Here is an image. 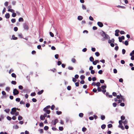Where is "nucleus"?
Here are the masks:
<instances>
[{
    "instance_id": "1",
    "label": "nucleus",
    "mask_w": 134,
    "mask_h": 134,
    "mask_svg": "<svg viewBox=\"0 0 134 134\" xmlns=\"http://www.w3.org/2000/svg\"><path fill=\"white\" fill-rule=\"evenodd\" d=\"M102 32V33L101 34V36L103 37L101 39L102 41H104L110 39V37L108 35L105 34V32L103 31Z\"/></svg>"
},
{
    "instance_id": "2",
    "label": "nucleus",
    "mask_w": 134,
    "mask_h": 134,
    "mask_svg": "<svg viewBox=\"0 0 134 134\" xmlns=\"http://www.w3.org/2000/svg\"><path fill=\"white\" fill-rule=\"evenodd\" d=\"M16 108H12L11 110L12 111L10 112V113L12 115H14L15 113L16 112Z\"/></svg>"
},
{
    "instance_id": "3",
    "label": "nucleus",
    "mask_w": 134,
    "mask_h": 134,
    "mask_svg": "<svg viewBox=\"0 0 134 134\" xmlns=\"http://www.w3.org/2000/svg\"><path fill=\"white\" fill-rule=\"evenodd\" d=\"M13 93L14 95H16L19 93V92L15 88L13 90Z\"/></svg>"
},
{
    "instance_id": "4",
    "label": "nucleus",
    "mask_w": 134,
    "mask_h": 134,
    "mask_svg": "<svg viewBox=\"0 0 134 134\" xmlns=\"http://www.w3.org/2000/svg\"><path fill=\"white\" fill-rule=\"evenodd\" d=\"M58 122V120L57 119H56L54 120V121H52L51 123L52 124H53L54 125H55L56 123H57Z\"/></svg>"
},
{
    "instance_id": "5",
    "label": "nucleus",
    "mask_w": 134,
    "mask_h": 134,
    "mask_svg": "<svg viewBox=\"0 0 134 134\" xmlns=\"http://www.w3.org/2000/svg\"><path fill=\"white\" fill-rule=\"evenodd\" d=\"M97 24L99 27H102L103 26V24L102 22H98Z\"/></svg>"
},
{
    "instance_id": "6",
    "label": "nucleus",
    "mask_w": 134,
    "mask_h": 134,
    "mask_svg": "<svg viewBox=\"0 0 134 134\" xmlns=\"http://www.w3.org/2000/svg\"><path fill=\"white\" fill-rule=\"evenodd\" d=\"M23 91H24V93H30V90L28 89H24L23 90Z\"/></svg>"
},
{
    "instance_id": "7",
    "label": "nucleus",
    "mask_w": 134,
    "mask_h": 134,
    "mask_svg": "<svg viewBox=\"0 0 134 134\" xmlns=\"http://www.w3.org/2000/svg\"><path fill=\"white\" fill-rule=\"evenodd\" d=\"M23 27L24 29L25 30H28V27L27 25L26 24H24L23 25Z\"/></svg>"
},
{
    "instance_id": "8",
    "label": "nucleus",
    "mask_w": 134,
    "mask_h": 134,
    "mask_svg": "<svg viewBox=\"0 0 134 134\" xmlns=\"http://www.w3.org/2000/svg\"><path fill=\"white\" fill-rule=\"evenodd\" d=\"M108 41V43H111V42L114 43V39L113 38L111 40L109 39Z\"/></svg>"
},
{
    "instance_id": "9",
    "label": "nucleus",
    "mask_w": 134,
    "mask_h": 134,
    "mask_svg": "<svg viewBox=\"0 0 134 134\" xmlns=\"http://www.w3.org/2000/svg\"><path fill=\"white\" fill-rule=\"evenodd\" d=\"M120 95L121 97V99L122 100L123 102H124L125 100V98H124V96L121 95L120 94Z\"/></svg>"
},
{
    "instance_id": "10",
    "label": "nucleus",
    "mask_w": 134,
    "mask_h": 134,
    "mask_svg": "<svg viewBox=\"0 0 134 134\" xmlns=\"http://www.w3.org/2000/svg\"><path fill=\"white\" fill-rule=\"evenodd\" d=\"M5 17L6 19H8L10 17V14L9 13H6L5 15Z\"/></svg>"
},
{
    "instance_id": "11",
    "label": "nucleus",
    "mask_w": 134,
    "mask_h": 134,
    "mask_svg": "<svg viewBox=\"0 0 134 134\" xmlns=\"http://www.w3.org/2000/svg\"><path fill=\"white\" fill-rule=\"evenodd\" d=\"M83 18L82 16H79L77 17V19L79 20H82Z\"/></svg>"
},
{
    "instance_id": "12",
    "label": "nucleus",
    "mask_w": 134,
    "mask_h": 134,
    "mask_svg": "<svg viewBox=\"0 0 134 134\" xmlns=\"http://www.w3.org/2000/svg\"><path fill=\"white\" fill-rule=\"evenodd\" d=\"M50 107H51L50 105L47 106L43 109V110L45 111H46V109H49L50 108Z\"/></svg>"
},
{
    "instance_id": "13",
    "label": "nucleus",
    "mask_w": 134,
    "mask_h": 134,
    "mask_svg": "<svg viewBox=\"0 0 134 134\" xmlns=\"http://www.w3.org/2000/svg\"><path fill=\"white\" fill-rule=\"evenodd\" d=\"M71 62L73 63H76V59L73 58H72L71 59Z\"/></svg>"
},
{
    "instance_id": "14",
    "label": "nucleus",
    "mask_w": 134,
    "mask_h": 134,
    "mask_svg": "<svg viewBox=\"0 0 134 134\" xmlns=\"http://www.w3.org/2000/svg\"><path fill=\"white\" fill-rule=\"evenodd\" d=\"M100 118L101 120H104L105 118V116L103 115H101L100 116Z\"/></svg>"
},
{
    "instance_id": "15",
    "label": "nucleus",
    "mask_w": 134,
    "mask_h": 134,
    "mask_svg": "<svg viewBox=\"0 0 134 134\" xmlns=\"http://www.w3.org/2000/svg\"><path fill=\"white\" fill-rule=\"evenodd\" d=\"M116 7L118 8H121L122 9H125V7L124 6H121L119 5H117Z\"/></svg>"
},
{
    "instance_id": "16",
    "label": "nucleus",
    "mask_w": 134,
    "mask_h": 134,
    "mask_svg": "<svg viewBox=\"0 0 134 134\" xmlns=\"http://www.w3.org/2000/svg\"><path fill=\"white\" fill-rule=\"evenodd\" d=\"M82 8L83 10H85L86 9V8L85 5L82 4Z\"/></svg>"
},
{
    "instance_id": "17",
    "label": "nucleus",
    "mask_w": 134,
    "mask_h": 134,
    "mask_svg": "<svg viewBox=\"0 0 134 134\" xmlns=\"http://www.w3.org/2000/svg\"><path fill=\"white\" fill-rule=\"evenodd\" d=\"M106 125L105 124H103L101 126V128L103 129H105L106 127Z\"/></svg>"
},
{
    "instance_id": "18",
    "label": "nucleus",
    "mask_w": 134,
    "mask_h": 134,
    "mask_svg": "<svg viewBox=\"0 0 134 134\" xmlns=\"http://www.w3.org/2000/svg\"><path fill=\"white\" fill-rule=\"evenodd\" d=\"M43 92V90H41V91H39L38 92V94L39 95L41 94Z\"/></svg>"
},
{
    "instance_id": "19",
    "label": "nucleus",
    "mask_w": 134,
    "mask_h": 134,
    "mask_svg": "<svg viewBox=\"0 0 134 134\" xmlns=\"http://www.w3.org/2000/svg\"><path fill=\"white\" fill-rule=\"evenodd\" d=\"M12 39L13 40H16L17 39V37H15V36L14 35H13L12 36Z\"/></svg>"
},
{
    "instance_id": "20",
    "label": "nucleus",
    "mask_w": 134,
    "mask_h": 134,
    "mask_svg": "<svg viewBox=\"0 0 134 134\" xmlns=\"http://www.w3.org/2000/svg\"><path fill=\"white\" fill-rule=\"evenodd\" d=\"M40 119L41 120H43L45 119V118L43 116V115H41L40 116Z\"/></svg>"
},
{
    "instance_id": "21",
    "label": "nucleus",
    "mask_w": 134,
    "mask_h": 134,
    "mask_svg": "<svg viewBox=\"0 0 134 134\" xmlns=\"http://www.w3.org/2000/svg\"><path fill=\"white\" fill-rule=\"evenodd\" d=\"M44 111L48 114H49L50 112V111L49 110L47 109H46V111Z\"/></svg>"
},
{
    "instance_id": "22",
    "label": "nucleus",
    "mask_w": 134,
    "mask_h": 134,
    "mask_svg": "<svg viewBox=\"0 0 134 134\" xmlns=\"http://www.w3.org/2000/svg\"><path fill=\"white\" fill-rule=\"evenodd\" d=\"M22 119H23V117L21 116L20 115H19L18 116V119L19 120V121L21 120H22Z\"/></svg>"
},
{
    "instance_id": "23",
    "label": "nucleus",
    "mask_w": 134,
    "mask_h": 134,
    "mask_svg": "<svg viewBox=\"0 0 134 134\" xmlns=\"http://www.w3.org/2000/svg\"><path fill=\"white\" fill-rule=\"evenodd\" d=\"M13 128L15 129H17L19 128V126L17 125H15L13 126Z\"/></svg>"
},
{
    "instance_id": "24",
    "label": "nucleus",
    "mask_w": 134,
    "mask_h": 134,
    "mask_svg": "<svg viewBox=\"0 0 134 134\" xmlns=\"http://www.w3.org/2000/svg\"><path fill=\"white\" fill-rule=\"evenodd\" d=\"M90 60L91 62H92L94 60V59L92 57H91L90 58Z\"/></svg>"
},
{
    "instance_id": "25",
    "label": "nucleus",
    "mask_w": 134,
    "mask_h": 134,
    "mask_svg": "<svg viewBox=\"0 0 134 134\" xmlns=\"http://www.w3.org/2000/svg\"><path fill=\"white\" fill-rule=\"evenodd\" d=\"M19 21H24L23 19L22 18H19L18 20Z\"/></svg>"
},
{
    "instance_id": "26",
    "label": "nucleus",
    "mask_w": 134,
    "mask_h": 134,
    "mask_svg": "<svg viewBox=\"0 0 134 134\" xmlns=\"http://www.w3.org/2000/svg\"><path fill=\"white\" fill-rule=\"evenodd\" d=\"M8 11L9 12H11L13 13L14 12V10L12 9H10V8H9L8 9Z\"/></svg>"
},
{
    "instance_id": "27",
    "label": "nucleus",
    "mask_w": 134,
    "mask_h": 134,
    "mask_svg": "<svg viewBox=\"0 0 134 134\" xmlns=\"http://www.w3.org/2000/svg\"><path fill=\"white\" fill-rule=\"evenodd\" d=\"M10 110V109H5L4 110V111L6 113H8L9 111Z\"/></svg>"
},
{
    "instance_id": "28",
    "label": "nucleus",
    "mask_w": 134,
    "mask_h": 134,
    "mask_svg": "<svg viewBox=\"0 0 134 134\" xmlns=\"http://www.w3.org/2000/svg\"><path fill=\"white\" fill-rule=\"evenodd\" d=\"M11 76L12 77H13L16 78V75L14 73H12L11 74Z\"/></svg>"
},
{
    "instance_id": "29",
    "label": "nucleus",
    "mask_w": 134,
    "mask_h": 134,
    "mask_svg": "<svg viewBox=\"0 0 134 134\" xmlns=\"http://www.w3.org/2000/svg\"><path fill=\"white\" fill-rule=\"evenodd\" d=\"M122 123H123L124 125H125L127 124V120H125L123 121Z\"/></svg>"
},
{
    "instance_id": "30",
    "label": "nucleus",
    "mask_w": 134,
    "mask_h": 134,
    "mask_svg": "<svg viewBox=\"0 0 134 134\" xmlns=\"http://www.w3.org/2000/svg\"><path fill=\"white\" fill-rule=\"evenodd\" d=\"M95 55L97 57H98L100 55V54L98 52H96L95 53Z\"/></svg>"
},
{
    "instance_id": "31",
    "label": "nucleus",
    "mask_w": 134,
    "mask_h": 134,
    "mask_svg": "<svg viewBox=\"0 0 134 134\" xmlns=\"http://www.w3.org/2000/svg\"><path fill=\"white\" fill-rule=\"evenodd\" d=\"M56 114L58 115L61 114L62 113V112L61 111H56Z\"/></svg>"
},
{
    "instance_id": "32",
    "label": "nucleus",
    "mask_w": 134,
    "mask_h": 134,
    "mask_svg": "<svg viewBox=\"0 0 134 134\" xmlns=\"http://www.w3.org/2000/svg\"><path fill=\"white\" fill-rule=\"evenodd\" d=\"M85 77L83 75H81L80 76V78L81 80H83L85 78Z\"/></svg>"
},
{
    "instance_id": "33",
    "label": "nucleus",
    "mask_w": 134,
    "mask_h": 134,
    "mask_svg": "<svg viewBox=\"0 0 134 134\" xmlns=\"http://www.w3.org/2000/svg\"><path fill=\"white\" fill-rule=\"evenodd\" d=\"M83 113H80L79 114V116L80 117L82 118L83 117Z\"/></svg>"
},
{
    "instance_id": "34",
    "label": "nucleus",
    "mask_w": 134,
    "mask_h": 134,
    "mask_svg": "<svg viewBox=\"0 0 134 134\" xmlns=\"http://www.w3.org/2000/svg\"><path fill=\"white\" fill-rule=\"evenodd\" d=\"M100 85V83L99 82H97L96 84V85L98 87Z\"/></svg>"
},
{
    "instance_id": "35",
    "label": "nucleus",
    "mask_w": 134,
    "mask_h": 134,
    "mask_svg": "<svg viewBox=\"0 0 134 134\" xmlns=\"http://www.w3.org/2000/svg\"><path fill=\"white\" fill-rule=\"evenodd\" d=\"M107 87V86L106 85H103L101 86V88L103 89L104 90Z\"/></svg>"
},
{
    "instance_id": "36",
    "label": "nucleus",
    "mask_w": 134,
    "mask_h": 134,
    "mask_svg": "<svg viewBox=\"0 0 134 134\" xmlns=\"http://www.w3.org/2000/svg\"><path fill=\"white\" fill-rule=\"evenodd\" d=\"M12 84H13L14 85H15L16 83V81H11Z\"/></svg>"
},
{
    "instance_id": "37",
    "label": "nucleus",
    "mask_w": 134,
    "mask_h": 134,
    "mask_svg": "<svg viewBox=\"0 0 134 134\" xmlns=\"http://www.w3.org/2000/svg\"><path fill=\"white\" fill-rule=\"evenodd\" d=\"M11 21L12 23H14L16 21V20L15 19H12L11 20Z\"/></svg>"
},
{
    "instance_id": "38",
    "label": "nucleus",
    "mask_w": 134,
    "mask_h": 134,
    "mask_svg": "<svg viewBox=\"0 0 134 134\" xmlns=\"http://www.w3.org/2000/svg\"><path fill=\"white\" fill-rule=\"evenodd\" d=\"M10 88L9 87H7L6 88L5 90L8 92H9L10 90Z\"/></svg>"
},
{
    "instance_id": "39",
    "label": "nucleus",
    "mask_w": 134,
    "mask_h": 134,
    "mask_svg": "<svg viewBox=\"0 0 134 134\" xmlns=\"http://www.w3.org/2000/svg\"><path fill=\"white\" fill-rule=\"evenodd\" d=\"M16 14L14 12H13L12 13V16L13 17H14L16 16Z\"/></svg>"
},
{
    "instance_id": "40",
    "label": "nucleus",
    "mask_w": 134,
    "mask_h": 134,
    "mask_svg": "<svg viewBox=\"0 0 134 134\" xmlns=\"http://www.w3.org/2000/svg\"><path fill=\"white\" fill-rule=\"evenodd\" d=\"M49 129L48 126H45L44 127V130H48Z\"/></svg>"
},
{
    "instance_id": "41",
    "label": "nucleus",
    "mask_w": 134,
    "mask_h": 134,
    "mask_svg": "<svg viewBox=\"0 0 134 134\" xmlns=\"http://www.w3.org/2000/svg\"><path fill=\"white\" fill-rule=\"evenodd\" d=\"M87 130V129L85 127H83L82 128V131L83 132H85Z\"/></svg>"
},
{
    "instance_id": "42",
    "label": "nucleus",
    "mask_w": 134,
    "mask_h": 134,
    "mask_svg": "<svg viewBox=\"0 0 134 134\" xmlns=\"http://www.w3.org/2000/svg\"><path fill=\"white\" fill-rule=\"evenodd\" d=\"M49 34L50 36L52 37H53L54 36V35L51 32H49Z\"/></svg>"
},
{
    "instance_id": "43",
    "label": "nucleus",
    "mask_w": 134,
    "mask_h": 134,
    "mask_svg": "<svg viewBox=\"0 0 134 134\" xmlns=\"http://www.w3.org/2000/svg\"><path fill=\"white\" fill-rule=\"evenodd\" d=\"M26 107L27 108H29L30 106V104L29 103H27L25 105Z\"/></svg>"
},
{
    "instance_id": "44",
    "label": "nucleus",
    "mask_w": 134,
    "mask_h": 134,
    "mask_svg": "<svg viewBox=\"0 0 134 134\" xmlns=\"http://www.w3.org/2000/svg\"><path fill=\"white\" fill-rule=\"evenodd\" d=\"M59 130L60 131H63V127H59Z\"/></svg>"
},
{
    "instance_id": "45",
    "label": "nucleus",
    "mask_w": 134,
    "mask_h": 134,
    "mask_svg": "<svg viewBox=\"0 0 134 134\" xmlns=\"http://www.w3.org/2000/svg\"><path fill=\"white\" fill-rule=\"evenodd\" d=\"M18 88L20 90H22L23 89V87L21 85H20L18 86Z\"/></svg>"
},
{
    "instance_id": "46",
    "label": "nucleus",
    "mask_w": 134,
    "mask_h": 134,
    "mask_svg": "<svg viewBox=\"0 0 134 134\" xmlns=\"http://www.w3.org/2000/svg\"><path fill=\"white\" fill-rule=\"evenodd\" d=\"M68 69L69 70H73V68L71 66H68Z\"/></svg>"
},
{
    "instance_id": "47",
    "label": "nucleus",
    "mask_w": 134,
    "mask_h": 134,
    "mask_svg": "<svg viewBox=\"0 0 134 134\" xmlns=\"http://www.w3.org/2000/svg\"><path fill=\"white\" fill-rule=\"evenodd\" d=\"M124 44H125V45L127 46L128 45V44H129L128 41H126L125 42Z\"/></svg>"
},
{
    "instance_id": "48",
    "label": "nucleus",
    "mask_w": 134,
    "mask_h": 134,
    "mask_svg": "<svg viewBox=\"0 0 134 134\" xmlns=\"http://www.w3.org/2000/svg\"><path fill=\"white\" fill-rule=\"evenodd\" d=\"M108 128H110L112 127V125L111 124H109L108 125Z\"/></svg>"
},
{
    "instance_id": "49",
    "label": "nucleus",
    "mask_w": 134,
    "mask_h": 134,
    "mask_svg": "<svg viewBox=\"0 0 134 134\" xmlns=\"http://www.w3.org/2000/svg\"><path fill=\"white\" fill-rule=\"evenodd\" d=\"M39 126L41 127H43V124L42 122H41L39 124Z\"/></svg>"
},
{
    "instance_id": "50",
    "label": "nucleus",
    "mask_w": 134,
    "mask_h": 134,
    "mask_svg": "<svg viewBox=\"0 0 134 134\" xmlns=\"http://www.w3.org/2000/svg\"><path fill=\"white\" fill-rule=\"evenodd\" d=\"M125 52H126L125 50L124 49H123L122 50V54H124L125 53Z\"/></svg>"
},
{
    "instance_id": "51",
    "label": "nucleus",
    "mask_w": 134,
    "mask_h": 134,
    "mask_svg": "<svg viewBox=\"0 0 134 134\" xmlns=\"http://www.w3.org/2000/svg\"><path fill=\"white\" fill-rule=\"evenodd\" d=\"M133 54H134V50L133 51L131 52L130 54V56H132Z\"/></svg>"
},
{
    "instance_id": "52",
    "label": "nucleus",
    "mask_w": 134,
    "mask_h": 134,
    "mask_svg": "<svg viewBox=\"0 0 134 134\" xmlns=\"http://www.w3.org/2000/svg\"><path fill=\"white\" fill-rule=\"evenodd\" d=\"M97 90L99 92H100L102 91V89L100 87H98Z\"/></svg>"
},
{
    "instance_id": "53",
    "label": "nucleus",
    "mask_w": 134,
    "mask_h": 134,
    "mask_svg": "<svg viewBox=\"0 0 134 134\" xmlns=\"http://www.w3.org/2000/svg\"><path fill=\"white\" fill-rule=\"evenodd\" d=\"M36 94L35 92H33L31 93V96H34L36 95Z\"/></svg>"
},
{
    "instance_id": "54",
    "label": "nucleus",
    "mask_w": 134,
    "mask_h": 134,
    "mask_svg": "<svg viewBox=\"0 0 134 134\" xmlns=\"http://www.w3.org/2000/svg\"><path fill=\"white\" fill-rule=\"evenodd\" d=\"M102 70H100L98 71V73L99 74H101L102 73Z\"/></svg>"
},
{
    "instance_id": "55",
    "label": "nucleus",
    "mask_w": 134,
    "mask_h": 134,
    "mask_svg": "<svg viewBox=\"0 0 134 134\" xmlns=\"http://www.w3.org/2000/svg\"><path fill=\"white\" fill-rule=\"evenodd\" d=\"M16 3V2L14 1H13L12 2V4L13 5H15Z\"/></svg>"
},
{
    "instance_id": "56",
    "label": "nucleus",
    "mask_w": 134,
    "mask_h": 134,
    "mask_svg": "<svg viewBox=\"0 0 134 134\" xmlns=\"http://www.w3.org/2000/svg\"><path fill=\"white\" fill-rule=\"evenodd\" d=\"M18 36L19 37H20L21 38H23V35L21 34H19Z\"/></svg>"
},
{
    "instance_id": "57",
    "label": "nucleus",
    "mask_w": 134,
    "mask_h": 134,
    "mask_svg": "<svg viewBox=\"0 0 134 134\" xmlns=\"http://www.w3.org/2000/svg\"><path fill=\"white\" fill-rule=\"evenodd\" d=\"M7 119L9 120H11V118L9 116H7Z\"/></svg>"
},
{
    "instance_id": "58",
    "label": "nucleus",
    "mask_w": 134,
    "mask_h": 134,
    "mask_svg": "<svg viewBox=\"0 0 134 134\" xmlns=\"http://www.w3.org/2000/svg\"><path fill=\"white\" fill-rule=\"evenodd\" d=\"M100 82L101 83H103L104 82V81L103 80H100Z\"/></svg>"
},
{
    "instance_id": "59",
    "label": "nucleus",
    "mask_w": 134,
    "mask_h": 134,
    "mask_svg": "<svg viewBox=\"0 0 134 134\" xmlns=\"http://www.w3.org/2000/svg\"><path fill=\"white\" fill-rule=\"evenodd\" d=\"M120 105L121 107H124L125 106V104L124 103H121Z\"/></svg>"
},
{
    "instance_id": "60",
    "label": "nucleus",
    "mask_w": 134,
    "mask_h": 134,
    "mask_svg": "<svg viewBox=\"0 0 134 134\" xmlns=\"http://www.w3.org/2000/svg\"><path fill=\"white\" fill-rule=\"evenodd\" d=\"M32 101L33 102H35L37 101V100L35 98H33L32 99Z\"/></svg>"
},
{
    "instance_id": "61",
    "label": "nucleus",
    "mask_w": 134,
    "mask_h": 134,
    "mask_svg": "<svg viewBox=\"0 0 134 134\" xmlns=\"http://www.w3.org/2000/svg\"><path fill=\"white\" fill-rule=\"evenodd\" d=\"M125 117L124 116H122L121 117V120H124L125 119Z\"/></svg>"
},
{
    "instance_id": "62",
    "label": "nucleus",
    "mask_w": 134,
    "mask_h": 134,
    "mask_svg": "<svg viewBox=\"0 0 134 134\" xmlns=\"http://www.w3.org/2000/svg\"><path fill=\"white\" fill-rule=\"evenodd\" d=\"M95 72V71L94 70H92L91 71V73L92 74H94Z\"/></svg>"
},
{
    "instance_id": "63",
    "label": "nucleus",
    "mask_w": 134,
    "mask_h": 134,
    "mask_svg": "<svg viewBox=\"0 0 134 134\" xmlns=\"http://www.w3.org/2000/svg\"><path fill=\"white\" fill-rule=\"evenodd\" d=\"M59 55L58 54H56L55 55V57L56 59H58V58Z\"/></svg>"
},
{
    "instance_id": "64",
    "label": "nucleus",
    "mask_w": 134,
    "mask_h": 134,
    "mask_svg": "<svg viewBox=\"0 0 134 134\" xmlns=\"http://www.w3.org/2000/svg\"><path fill=\"white\" fill-rule=\"evenodd\" d=\"M89 19L91 21H93V19L92 17L91 16H90L89 17Z\"/></svg>"
}]
</instances>
